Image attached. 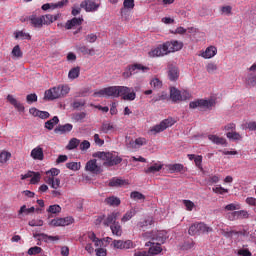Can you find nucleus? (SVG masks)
Masks as SVG:
<instances>
[{"instance_id":"nucleus-33","label":"nucleus","mask_w":256,"mask_h":256,"mask_svg":"<svg viewBox=\"0 0 256 256\" xmlns=\"http://www.w3.org/2000/svg\"><path fill=\"white\" fill-rule=\"evenodd\" d=\"M135 215H137V210H135L134 208H131L122 217V219H121L122 223H127V221H131V219H133V217H135Z\"/></svg>"},{"instance_id":"nucleus-45","label":"nucleus","mask_w":256,"mask_h":256,"mask_svg":"<svg viewBox=\"0 0 256 256\" xmlns=\"http://www.w3.org/2000/svg\"><path fill=\"white\" fill-rule=\"evenodd\" d=\"M15 39H27L28 41H31V35L27 32L18 31L14 33Z\"/></svg>"},{"instance_id":"nucleus-34","label":"nucleus","mask_w":256,"mask_h":256,"mask_svg":"<svg viewBox=\"0 0 256 256\" xmlns=\"http://www.w3.org/2000/svg\"><path fill=\"white\" fill-rule=\"evenodd\" d=\"M78 51L82 53V55H90V56L95 55V48H89L85 45L78 46Z\"/></svg>"},{"instance_id":"nucleus-27","label":"nucleus","mask_w":256,"mask_h":256,"mask_svg":"<svg viewBox=\"0 0 256 256\" xmlns=\"http://www.w3.org/2000/svg\"><path fill=\"white\" fill-rule=\"evenodd\" d=\"M168 79L177 81L179 79V68L172 66L168 69Z\"/></svg>"},{"instance_id":"nucleus-53","label":"nucleus","mask_w":256,"mask_h":256,"mask_svg":"<svg viewBox=\"0 0 256 256\" xmlns=\"http://www.w3.org/2000/svg\"><path fill=\"white\" fill-rule=\"evenodd\" d=\"M48 213H52V214H57V213H61V206L55 204V205H50L49 208L47 209Z\"/></svg>"},{"instance_id":"nucleus-20","label":"nucleus","mask_w":256,"mask_h":256,"mask_svg":"<svg viewBox=\"0 0 256 256\" xmlns=\"http://www.w3.org/2000/svg\"><path fill=\"white\" fill-rule=\"evenodd\" d=\"M42 24L43 25H51V23H55V21H57L59 19V17H61L60 14H46V15H42Z\"/></svg>"},{"instance_id":"nucleus-26","label":"nucleus","mask_w":256,"mask_h":256,"mask_svg":"<svg viewBox=\"0 0 256 256\" xmlns=\"http://www.w3.org/2000/svg\"><path fill=\"white\" fill-rule=\"evenodd\" d=\"M110 229L112 231V235H115L116 237H121L123 235V228L119 222L111 224Z\"/></svg>"},{"instance_id":"nucleus-9","label":"nucleus","mask_w":256,"mask_h":256,"mask_svg":"<svg viewBox=\"0 0 256 256\" xmlns=\"http://www.w3.org/2000/svg\"><path fill=\"white\" fill-rule=\"evenodd\" d=\"M111 247L113 249H120V250H127V249H135V247H137V245L131 241V240H114L112 243H111Z\"/></svg>"},{"instance_id":"nucleus-6","label":"nucleus","mask_w":256,"mask_h":256,"mask_svg":"<svg viewBox=\"0 0 256 256\" xmlns=\"http://www.w3.org/2000/svg\"><path fill=\"white\" fill-rule=\"evenodd\" d=\"M139 71H142V73H147V71H149V67L143 66V64L139 63L129 65L122 73V76L124 79H129V77L137 75Z\"/></svg>"},{"instance_id":"nucleus-35","label":"nucleus","mask_w":256,"mask_h":256,"mask_svg":"<svg viewBox=\"0 0 256 256\" xmlns=\"http://www.w3.org/2000/svg\"><path fill=\"white\" fill-rule=\"evenodd\" d=\"M246 85L249 87H255L256 85V72H252L246 77Z\"/></svg>"},{"instance_id":"nucleus-3","label":"nucleus","mask_w":256,"mask_h":256,"mask_svg":"<svg viewBox=\"0 0 256 256\" xmlns=\"http://www.w3.org/2000/svg\"><path fill=\"white\" fill-rule=\"evenodd\" d=\"M69 91H71L69 85H59L46 90L45 99H48V101H55V99H61L69 95Z\"/></svg>"},{"instance_id":"nucleus-47","label":"nucleus","mask_w":256,"mask_h":256,"mask_svg":"<svg viewBox=\"0 0 256 256\" xmlns=\"http://www.w3.org/2000/svg\"><path fill=\"white\" fill-rule=\"evenodd\" d=\"M85 117H87V113L85 112H78L73 115V119L76 123H83V119H85Z\"/></svg>"},{"instance_id":"nucleus-25","label":"nucleus","mask_w":256,"mask_h":256,"mask_svg":"<svg viewBox=\"0 0 256 256\" xmlns=\"http://www.w3.org/2000/svg\"><path fill=\"white\" fill-rule=\"evenodd\" d=\"M208 139L215 145H227V140L225 138L219 137L217 135L210 134V135H208Z\"/></svg>"},{"instance_id":"nucleus-23","label":"nucleus","mask_w":256,"mask_h":256,"mask_svg":"<svg viewBox=\"0 0 256 256\" xmlns=\"http://www.w3.org/2000/svg\"><path fill=\"white\" fill-rule=\"evenodd\" d=\"M28 19L31 25L36 29H41V27H43V19L41 16L37 17V15H30Z\"/></svg>"},{"instance_id":"nucleus-44","label":"nucleus","mask_w":256,"mask_h":256,"mask_svg":"<svg viewBox=\"0 0 256 256\" xmlns=\"http://www.w3.org/2000/svg\"><path fill=\"white\" fill-rule=\"evenodd\" d=\"M66 167L70 171H79L81 169V162H68L66 163Z\"/></svg>"},{"instance_id":"nucleus-59","label":"nucleus","mask_w":256,"mask_h":256,"mask_svg":"<svg viewBox=\"0 0 256 256\" xmlns=\"http://www.w3.org/2000/svg\"><path fill=\"white\" fill-rule=\"evenodd\" d=\"M239 209H241V205L239 204L231 203L225 206L226 211H237Z\"/></svg>"},{"instance_id":"nucleus-60","label":"nucleus","mask_w":256,"mask_h":256,"mask_svg":"<svg viewBox=\"0 0 256 256\" xmlns=\"http://www.w3.org/2000/svg\"><path fill=\"white\" fill-rule=\"evenodd\" d=\"M28 225L30 227H43V220H41V219L31 220L28 222Z\"/></svg>"},{"instance_id":"nucleus-5","label":"nucleus","mask_w":256,"mask_h":256,"mask_svg":"<svg viewBox=\"0 0 256 256\" xmlns=\"http://www.w3.org/2000/svg\"><path fill=\"white\" fill-rule=\"evenodd\" d=\"M213 228L207 226L203 222H196L192 224L188 229V235L195 237V235H202L203 233H211Z\"/></svg>"},{"instance_id":"nucleus-62","label":"nucleus","mask_w":256,"mask_h":256,"mask_svg":"<svg viewBox=\"0 0 256 256\" xmlns=\"http://www.w3.org/2000/svg\"><path fill=\"white\" fill-rule=\"evenodd\" d=\"M233 7L231 6H222L221 13L222 15H232Z\"/></svg>"},{"instance_id":"nucleus-30","label":"nucleus","mask_w":256,"mask_h":256,"mask_svg":"<svg viewBox=\"0 0 256 256\" xmlns=\"http://www.w3.org/2000/svg\"><path fill=\"white\" fill-rule=\"evenodd\" d=\"M55 125H59V117L54 116L52 119L45 122L44 127L48 129V131H53Z\"/></svg>"},{"instance_id":"nucleus-21","label":"nucleus","mask_w":256,"mask_h":256,"mask_svg":"<svg viewBox=\"0 0 256 256\" xmlns=\"http://www.w3.org/2000/svg\"><path fill=\"white\" fill-rule=\"evenodd\" d=\"M73 131V125L72 124H64V125H58L54 129V133H60V135H65V133H71Z\"/></svg>"},{"instance_id":"nucleus-17","label":"nucleus","mask_w":256,"mask_h":256,"mask_svg":"<svg viewBox=\"0 0 256 256\" xmlns=\"http://www.w3.org/2000/svg\"><path fill=\"white\" fill-rule=\"evenodd\" d=\"M30 157H32V159L35 161H43V159H45L43 148L41 146H37L36 148L32 149Z\"/></svg>"},{"instance_id":"nucleus-19","label":"nucleus","mask_w":256,"mask_h":256,"mask_svg":"<svg viewBox=\"0 0 256 256\" xmlns=\"http://www.w3.org/2000/svg\"><path fill=\"white\" fill-rule=\"evenodd\" d=\"M217 55V47L209 46L204 52L201 53L203 59H213Z\"/></svg>"},{"instance_id":"nucleus-7","label":"nucleus","mask_w":256,"mask_h":256,"mask_svg":"<svg viewBox=\"0 0 256 256\" xmlns=\"http://www.w3.org/2000/svg\"><path fill=\"white\" fill-rule=\"evenodd\" d=\"M118 97H122L124 101H135L137 94L133 88L127 86H117Z\"/></svg>"},{"instance_id":"nucleus-12","label":"nucleus","mask_w":256,"mask_h":256,"mask_svg":"<svg viewBox=\"0 0 256 256\" xmlns=\"http://www.w3.org/2000/svg\"><path fill=\"white\" fill-rule=\"evenodd\" d=\"M173 125H175V120H173V118H167L160 124L154 126L151 131H154V133H161L165 131V129H168V127H173Z\"/></svg>"},{"instance_id":"nucleus-52","label":"nucleus","mask_w":256,"mask_h":256,"mask_svg":"<svg viewBox=\"0 0 256 256\" xmlns=\"http://www.w3.org/2000/svg\"><path fill=\"white\" fill-rule=\"evenodd\" d=\"M41 251H43L42 247L39 246H34L28 249V255H39V253H41Z\"/></svg>"},{"instance_id":"nucleus-11","label":"nucleus","mask_w":256,"mask_h":256,"mask_svg":"<svg viewBox=\"0 0 256 256\" xmlns=\"http://www.w3.org/2000/svg\"><path fill=\"white\" fill-rule=\"evenodd\" d=\"M75 219L73 217L68 216L65 218H56L50 221L49 225L51 227H67V225H72L74 223Z\"/></svg>"},{"instance_id":"nucleus-43","label":"nucleus","mask_w":256,"mask_h":256,"mask_svg":"<svg viewBox=\"0 0 256 256\" xmlns=\"http://www.w3.org/2000/svg\"><path fill=\"white\" fill-rule=\"evenodd\" d=\"M9 159H11V152H7L5 150L0 152V163L5 164Z\"/></svg>"},{"instance_id":"nucleus-15","label":"nucleus","mask_w":256,"mask_h":256,"mask_svg":"<svg viewBox=\"0 0 256 256\" xmlns=\"http://www.w3.org/2000/svg\"><path fill=\"white\" fill-rule=\"evenodd\" d=\"M167 241V232L165 231H156L153 232L152 235V242L159 243L160 245H163Z\"/></svg>"},{"instance_id":"nucleus-24","label":"nucleus","mask_w":256,"mask_h":256,"mask_svg":"<svg viewBox=\"0 0 256 256\" xmlns=\"http://www.w3.org/2000/svg\"><path fill=\"white\" fill-rule=\"evenodd\" d=\"M45 183L50 185L52 189H59L61 187V179L59 178H44Z\"/></svg>"},{"instance_id":"nucleus-63","label":"nucleus","mask_w":256,"mask_h":256,"mask_svg":"<svg viewBox=\"0 0 256 256\" xmlns=\"http://www.w3.org/2000/svg\"><path fill=\"white\" fill-rule=\"evenodd\" d=\"M206 70L208 73H215V71H217V64H215V63L207 64Z\"/></svg>"},{"instance_id":"nucleus-40","label":"nucleus","mask_w":256,"mask_h":256,"mask_svg":"<svg viewBox=\"0 0 256 256\" xmlns=\"http://www.w3.org/2000/svg\"><path fill=\"white\" fill-rule=\"evenodd\" d=\"M227 139H231L232 141H241L243 137L237 131L226 133Z\"/></svg>"},{"instance_id":"nucleus-42","label":"nucleus","mask_w":256,"mask_h":256,"mask_svg":"<svg viewBox=\"0 0 256 256\" xmlns=\"http://www.w3.org/2000/svg\"><path fill=\"white\" fill-rule=\"evenodd\" d=\"M125 184V180L119 178H112L109 182L110 187H121Z\"/></svg>"},{"instance_id":"nucleus-48","label":"nucleus","mask_w":256,"mask_h":256,"mask_svg":"<svg viewBox=\"0 0 256 256\" xmlns=\"http://www.w3.org/2000/svg\"><path fill=\"white\" fill-rule=\"evenodd\" d=\"M130 197L134 199V201H145V195L141 192L134 191L130 194Z\"/></svg>"},{"instance_id":"nucleus-2","label":"nucleus","mask_w":256,"mask_h":256,"mask_svg":"<svg viewBox=\"0 0 256 256\" xmlns=\"http://www.w3.org/2000/svg\"><path fill=\"white\" fill-rule=\"evenodd\" d=\"M92 157H95V159H100V161H103L104 167H115L116 165L121 164L123 161V158H121L117 152L98 151L93 153Z\"/></svg>"},{"instance_id":"nucleus-16","label":"nucleus","mask_w":256,"mask_h":256,"mask_svg":"<svg viewBox=\"0 0 256 256\" xmlns=\"http://www.w3.org/2000/svg\"><path fill=\"white\" fill-rule=\"evenodd\" d=\"M121 217V212L114 211L108 214L107 218L104 220L105 227H109V225H113V223H117V220Z\"/></svg>"},{"instance_id":"nucleus-36","label":"nucleus","mask_w":256,"mask_h":256,"mask_svg":"<svg viewBox=\"0 0 256 256\" xmlns=\"http://www.w3.org/2000/svg\"><path fill=\"white\" fill-rule=\"evenodd\" d=\"M80 143L81 140L77 138H72L66 146V149H68V151H73V149H77V147H79Z\"/></svg>"},{"instance_id":"nucleus-28","label":"nucleus","mask_w":256,"mask_h":256,"mask_svg":"<svg viewBox=\"0 0 256 256\" xmlns=\"http://www.w3.org/2000/svg\"><path fill=\"white\" fill-rule=\"evenodd\" d=\"M104 203L110 205V207H119V205H121V199L115 196H110L104 200Z\"/></svg>"},{"instance_id":"nucleus-32","label":"nucleus","mask_w":256,"mask_h":256,"mask_svg":"<svg viewBox=\"0 0 256 256\" xmlns=\"http://www.w3.org/2000/svg\"><path fill=\"white\" fill-rule=\"evenodd\" d=\"M163 169V164L155 163L154 165L148 167L144 172L149 175L151 173H159Z\"/></svg>"},{"instance_id":"nucleus-22","label":"nucleus","mask_w":256,"mask_h":256,"mask_svg":"<svg viewBox=\"0 0 256 256\" xmlns=\"http://www.w3.org/2000/svg\"><path fill=\"white\" fill-rule=\"evenodd\" d=\"M7 101H9V103L13 105L15 109H17V111H20V113H23V111H25V106H23L21 102L17 101V99H15L13 95L9 94L7 96Z\"/></svg>"},{"instance_id":"nucleus-18","label":"nucleus","mask_w":256,"mask_h":256,"mask_svg":"<svg viewBox=\"0 0 256 256\" xmlns=\"http://www.w3.org/2000/svg\"><path fill=\"white\" fill-rule=\"evenodd\" d=\"M30 115H33V117H39L40 119H49L51 117V114L47 111H41L37 108H30L29 109Z\"/></svg>"},{"instance_id":"nucleus-4","label":"nucleus","mask_w":256,"mask_h":256,"mask_svg":"<svg viewBox=\"0 0 256 256\" xmlns=\"http://www.w3.org/2000/svg\"><path fill=\"white\" fill-rule=\"evenodd\" d=\"M217 105L215 99H197L189 103L190 109H200V111H211Z\"/></svg>"},{"instance_id":"nucleus-41","label":"nucleus","mask_w":256,"mask_h":256,"mask_svg":"<svg viewBox=\"0 0 256 256\" xmlns=\"http://www.w3.org/2000/svg\"><path fill=\"white\" fill-rule=\"evenodd\" d=\"M59 173H61V170L57 169V168H51L50 170L46 171V177L45 179H53L55 177H57V175H59Z\"/></svg>"},{"instance_id":"nucleus-1","label":"nucleus","mask_w":256,"mask_h":256,"mask_svg":"<svg viewBox=\"0 0 256 256\" xmlns=\"http://www.w3.org/2000/svg\"><path fill=\"white\" fill-rule=\"evenodd\" d=\"M181 49H183V42L172 40L153 48L150 52H148V56L152 58L165 57V55L175 53V51H181Z\"/></svg>"},{"instance_id":"nucleus-57","label":"nucleus","mask_w":256,"mask_h":256,"mask_svg":"<svg viewBox=\"0 0 256 256\" xmlns=\"http://www.w3.org/2000/svg\"><path fill=\"white\" fill-rule=\"evenodd\" d=\"M183 164H172V165H169L168 169L170 171H176L177 173H180V171H183Z\"/></svg>"},{"instance_id":"nucleus-39","label":"nucleus","mask_w":256,"mask_h":256,"mask_svg":"<svg viewBox=\"0 0 256 256\" xmlns=\"http://www.w3.org/2000/svg\"><path fill=\"white\" fill-rule=\"evenodd\" d=\"M81 73V68L79 66L72 68L69 73V79H77Z\"/></svg>"},{"instance_id":"nucleus-64","label":"nucleus","mask_w":256,"mask_h":256,"mask_svg":"<svg viewBox=\"0 0 256 256\" xmlns=\"http://www.w3.org/2000/svg\"><path fill=\"white\" fill-rule=\"evenodd\" d=\"M80 151H87V149H89L91 147V143L87 140H84L81 144H80Z\"/></svg>"},{"instance_id":"nucleus-56","label":"nucleus","mask_w":256,"mask_h":256,"mask_svg":"<svg viewBox=\"0 0 256 256\" xmlns=\"http://www.w3.org/2000/svg\"><path fill=\"white\" fill-rule=\"evenodd\" d=\"M213 193H216L217 195H225V193H229V189H225L223 187H214L212 188Z\"/></svg>"},{"instance_id":"nucleus-46","label":"nucleus","mask_w":256,"mask_h":256,"mask_svg":"<svg viewBox=\"0 0 256 256\" xmlns=\"http://www.w3.org/2000/svg\"><path fill=\"white\" fill-rule=\"evenodd\" d=\"M233 215L238 219H247L249 217V212H247V210H240L233 212Z\"/></svg>"},{"instance_id":"nucleus-50","label":"nucleus","mask_w":256,"mask_h":256,"mask_svg":"<svg viewBox=\"0 0 256 256\" xmlns=\"http://www.w3.org/2000/svg\"><path fill=\"white\" fill-rule=\"evenodd\" d=\"M26 213V215H29V213H35V207H30L27 208L26 205L21 206L20 210H19V215Z\"/></svg>"},{"instance_id":"nucleus-61","label":"nucleus","mask_w":256,"mask_h":256,"mask_svg":"<svg viewBox=\"0 0 256 256\" xmlns=\"http://www.w3.org/2000/svg\"><path fill=\"white\" fill-rule=\"evenodd\" d=\"M26 101L29 103V105H31V103H37V94H28L26 96Z\"/></svg>"},{"instance_id":"nucleus-29","label":"nucleus","mask_w":256,"mask_h":256,"mask_svg":"<svg viewBox=\"0 0 256 256\" xmlns=\"http://www.w3.org/2000/svg\"><path fill=\"white\" fill-rule=\"evenodd\" d=\"M170 99H172L174 103L181 101V91L175 87L170 88Z\"/></svg>"},{"instance_id":"nucleus-51","label":"nucleus","mask_w":256,"mask_h":256,"mask_svg":"<svg viewBox=\"0 0 256 256\" xmlns=\"http://www.w3.org/2000/svg\"><path fill=\"white\" fill-rule=\"evenodd\" d=\"M39 181H41V173L34 172V174L32 175V177L30 179L31 185H37V183H39Z\"/></svg>"},{"instance_id":"nucleus-8","label":"nucleus","mask_w":256,"mask_h":256,"mask_svg":"<svg viewBox=\"0 0 256 256\" xmlns=\"http://www.w3.org/2000/svg\"><path fill=\"white\" fill-rule=\"evenodd\" d=\"M117 86H110L99 91L94 92L93 97H118Z\"/></svg>"},{"instance_id":"nucleus-14","label":"nucleus","mask_w":256,"mask_h":256,"mask_svg":"<svg viewBox=\"0 0 256 256\" xmlns=\"http://www.w3.org/2000/svg\"><path fill=\"white\" fill-rule=\"evenodd\" d=\"M145 246L149 247V255H159V253L163 251V248H161V244H159L158 242L148 241L146 242Z\"/></svg>"},{"instance_id":"nucleus-54","label":"nucleus","mask_w":256,"mask_h":256,"mask_svg":"<svg viewBox=\"0 0 256 256\" xmlns=\"http://www.w3.org/2000/svg\"><path fill=\"white\" fill-rule=\"evenodd\" d=\"M133 147H143V145H147V139L145 138H137L133 143Z\"/></svg>"},{"instance_id":"nucleus-37","label":"nucleus","mask_w":256,"mask_h":256,"mask_svg":"<svg viewBox=\"0 0 256 256\" xmlns=\"http://www.w3.org/2000/svg\"><path fill=\"white\" fill-rule=\"evenodd\" d=\"M102 133H111L115 131V126L113 123L104 122L101 126Z\"/></svg>"},{"instance_id":"nucleus-49","label":"nucleus","mask_w":256,"mask_h":256,"mask_svg":"<svg viewBox=\"0 0 256 256\" xmlns=\"http://www.w3.org/2000/svg\"><path fill=\"white\" fill-rule=\"evenodd\" d=\"M150 85L154 89H161L163 87V82L159 78H154L150 81Z\"/></svg>"},{"instance_id":"nucleus-13","label":"nucleus","mask_w":256,"mask_h":256,"mask_svg":"<svg viewBox=\"0 0 256 256\" xmlns=\"http://www.w3.org/2000/svg\"><path fill=\"white\" fill-rule=\"evenodd\" d=\"M85 171H89V173H93L94 175H99V173L103 172V169L97 164V159H92L86 163Z\"/></svg>"},{"instance_id":"nucleus-55","label":"nucleus","mask_w":256,"mask_h":256,"mask_svg":"<svg viewBox=\"0 0 256 256\" xmlns=\"http://www.w3.org/2000/svg\"><path fill=\"white\" fill-rule=\"evenodd\" d=\"M12 55H13V57H17V58L23 57V52L21 51V47H19V45H16L12 49Z\"/></svg>"},{"instance_id":"nucleus-38","label":"nucleus","mask_w":256,"mask_h":256,"mask_svg":"<svg viewBox=\"0 0 256 256\" xmlns=\"http://www.w3.org/2000/svg\"><path fill=\"white\" fill-rule=\"evenodd\" d=\"M39 241H44L45 243L49 241H59V236H49L45 233H40Z\"/></svg>"},{"instance_id":"nucleus-31","label":"nucleus","mask_w":256,"mask_h":256,"mask_svg":"<svg viewBox=\"0 0 256 256\" xmlns=\"http://www.w3.org/2000/svg\"><path fill=\"white\" fill-rule=\"evenodd\" d=\"M83 23V18H72L68 20L66 23V29H73V27H77V25H81Z\"/></svg>"},{"instance_id":"nucleus-10","label":"nucleus","mask_w":256,"mask_h":256,"mask_svg":"<svg viewBox=\"0 0 256 256\" xmlns=\"http://www.w3.org/2000/svg\"><path fill=\"white\" fill-rule=\"evenodd\" d=\"M81 9H84L86 13H95V11H99V7H101L100 3H96L92 0H84L80 3Z\"/></svg>"},{"instance_id":"nucleus-58","label":"nucleus","mask_w":256,"mask_h":256,"mask_svg":"<svg viewBox=\"0 0 256 256\" xmlns=\"http://www.w3.org/2000/svg\"><path fill=\"white\" fill-rule=\"evenodd\" d=\"M183 205L186 207V211H193L195 209V203L191 200H183Z\"/></svg>"}]
</instances>
